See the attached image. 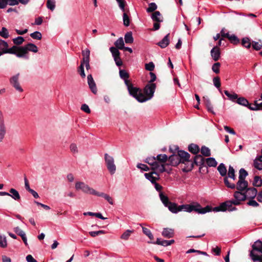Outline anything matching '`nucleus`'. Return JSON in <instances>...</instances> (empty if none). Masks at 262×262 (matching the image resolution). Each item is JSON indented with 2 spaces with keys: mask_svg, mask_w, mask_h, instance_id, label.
I'll return each mask as SVG.
<instances>
[{
  "mask_svg": "<svg viewBox=\"0 0 262 262\" xmlns=\"http://www.w3.org/2000/svg\"><path fill=\"white\" fill-rule=\"evenodd\" d=\"M155 65L152 62H150L148 63L145 64V69L147 71H152L154 70Z\"/></svg>",
  "mask_w": 262,
  "mask_h": 262,
  "instance_id": "nucleus-61",
  "label": "nucleus"
},
{
  "mask_svg": "<svg viewBox=\"0 0 262 262\" xmlns=\"http://www.w3.org/2000/svg\"><path fill=\"white\" fill-rule=\"evenodd\" d=\"M105 233V231L104 230H99L96 231H90L89 232L90 235L92 237H95L100 234H103Z\"/></svg>",
  "mask_w": 262,
  "mask_h": 262,
  "instance_id": "nucleus-59",
  "label": "nucleus"
},
{
  "mask_svg": "<svg viewBox=\"0 0 262 262\" xmlns=\"http://www.w3.org/2000/svg\"><path fill=\"white\" fill-rule=\"evenodd\" d=\"M203 100L208 111L212 113H214L213 111V106L209 98L208 97H204Z\"/></svg>",
  "mask_w": 262,
  "mask_h": 262,
  "instance_id": "nucleus-31",
  "label": "nucleus"
},
{
  "mask_svg": "<svg viewBox=\"0 0 262 262\" xmlns=\"http://www.w3.org/2000/svg\"><path fill=\"white\" fill-rule=\"evenodd\" d=\"M252 46L253 48L256 50H260L262 48V41L259 40L258 41H253L252 42Z\"/></svg>",
  "mask_w": 262,
  "mask_h": 262,
  "instance_id": "nucleus-41",
  "label": "nucleus"
},
{
  "mask_svg": "<svg viewBox=\"0 0 262 262\" xmlns=\"http://www.w3.org/2000/svg\"><path fill=\"white\" fill-rule=\"evenodd\" d=\"M242 44L244 47L248 49L250 48L252 43H251L249 38L245 37L242 40Z\"/></svg>",
  "mask_w": 262,
  "mask_h": 262,
  "instance_id": "nucleus-48",
  "label": "nucleus"
},
{
  "mask_svg": "<svg viewBox=\"0 0 262 262\" xmlns=\"http://www.w3.org/2000/svg\"><path fill=\"white\" fill-rule=\"evenodd\" d=\"M235 103L244 106H248L249 105L248 100L243 97H238Z\"/></svg>",
  "mask_w": 262,
  "mask_h": 262,
  "instance_id": "nucleus-33",
  "label": "nucleus"
},
{
  "mask_svg": "<svg viewBox=\"0 0 262 262\" xmlns=\"http://www.w3.org/2000/svg\"><path fill=\"white\" fill-rule=\"evenodd\" d=\"M0 36L2 37L7 38L9 37V32L8 31V30L5 28L3 27L2 29V30L0 31Z\"/></svg>",
  "mask_w": 262,
  "mask_h": 262,
  "instance_id": "nucleus-57",
  "label": "nucleus"
},
{
  "mask_svg": "<svg viewBox=\"0 0 262 262\" xmlns=\"http://www.w3.org/2000/svg\"><path fill=\"white\" fill-rule=\"evenodd\" d=\"M28 51L36 53L38 52V48L35 45L32 43H29L25 46H17L16 56L24 57Z\"/></svg>",
  "mask_w": 262,
  "mask_h": 262,
  "instance_id": "nucleus-5",
  "label": "nucleus"
},
{
  "mask_svg": "<svg viewBox=\"0 0 262 262\" xmlns=\"http://www.w3.org/2000/svg\"><path fill=\"white\" fill-rule=\"evenodd\" d=\"M169 34H167L161 41L158 42V45L162 48H166L169 43L168 39Z\"/></svg>",
  "mask_w": 262,
  "mask_h": 262,
  "instance_id": "nucleus-27",
  "label": "nucleus"
},
{
  "mask_svg": "<svg viewBox=\"0 0 262 262\" xmlns=\"http://www.w3.org/2000/svg\"><path fill=\"white\" fill-rule=\"evenodd\" d=\"M6 132L4 115L2 112L0 111V142L4 139Z\"/></svg>",
  "mask_w": 262,
  "mask_h": 262,
  "instance_id": "nucleus-16",
  "label": "nucleus"
},
{
  "mask_svg": "<svg viewBox=\"0 0 262 262\" xmlns=\"http://www.w3.org/2000/svg\"><path fill=\"white\" fill-rule=\"evenodd\" d=\"M88 83L89 84V88L91 89L92 92L94 94H96L97 92V89L96 87V83L93 79V78L92 75H88Z\"/></svg>",
  "mask_w": 262,
  "mask_h": 262,
  "instance_id": "nucleus-19",
  "label": "nucleus"
},
{
  "mask_svg": "<svg viewBox=\"0 0 262 262\" xmlns=\"http://www.w3.org/2000/svg\"><path fill=\"white\" fill-rule=\"evenodd\" d=\"M14 232L17 233L20 236L24 235L25 234V232L20 229L19 227H16L14 228Z\"/></svg>",
  "mask_w": 262,
  "mask_h": 262,
  "instance_id": "nucleus-63",
  "label": "nucleus"
},
{
  "mask_svg": "<svg viewBox=\"0 0 262 262\" xmlns=\"http://www.w3.org/2000/svg\"><path fill=\"white\" fill-rule=\"evenodd\" d=\"M142 227V231L144 234H145L146 236L148 237V238L150 240H152L154 239V236L151 233V231L147 228Z\"/></svg>",
  "mask_w": 262,
  "mask_h": 262,
  "instance_id": "nucleus-52",
  "label": "nucleus"
},
{
  "mask_svg": "<svg viewBox=\"0 0 262 262\" xmlns=\"http://www.w3.org/2000/svg\"><path fill=\"white\" fill-rule=\"evenodd\" d=\"M115 45L118 49L122 50L124 47V43L122 37L119 38L115 42Z\"/></svg>",
  "mask_w": 262,
  "mask_h": 262,
  "instance_id": "nucleus-34",
  "label": "nucleus"
},
{
  "mask_svg": "<svg viewBox=\"0 0 262 262\" xmlns=\"http://www.w3.org/2000/svg\"><path fill=\"white\" fill-rule=\"evenodd\" d=\"M201 152L203 156L206 157H209L211 155V152L209 148L205 146L202 147Z\"/></svg>",
  "mask_w": 262,
  "mask_h": 262,
  "instance_id": "nucleus-46",
  "label": "nucleus"
},
{
  "mask_svg": "<svg viewBox=\"0 0 262 262\" xmlns=\"http://www.w3.org/2000/svg\"><path fill=\"white\" fill-rule=\"evenodd\" d=\"M188 150L190 152L193 154H196L199 152L200 148L197 145L191 144L188 146Z\"/></svg>",
  "mask_w": 262,
  "mask_h": 262,
  "instance_id": "nucleus-35",
  "label": "nucleus"
},
{
  "mask_svg": "<svg viewBox=\"0 0 262 262\" xmlns=\"http://www.w3.org/2000/svg\"><path fill=\"white\" fill-rule=\"evenodd\" d=\"M228 38L232 43L234 45L239 42V39L234 34L230 35Z\"/></svg>",
  "mask_w": 262,
  "mask_h": 262,
  "instance_id": "nucleus-51",
  "label": "nucleus"
},
{
  "mask_svg": "<svg viewBox=\"0 0 262 262\" xmlns=\"http://www.w3.org/2000/svg\"><path fill=\"white\" fill-rule=\"evenodd\" d=\"M250 256L254 262H262V242L256 241L252 246Z\"/></svg>",
  "mask_w": 262,
  "mask_h": 262,
  "instance_id": "nucleus-2",
  "label": "nucleus"
},
{
  "mask_svg": "<svg viewBox=\"0 0 262 262\" xmlns=\"http://www.w3.org/2000/svg\"><path fill=\"white\" fill-rule=\"evenodd\" d=\"M210 54L212 58L213 59L216 61H217L220 57L221 55V52L219 49V47L217 46L214 47L210 51Z\"/></svg>",
  "mask_w": 262,
  "mask_h": 262,
  "instance_id": "nucleus-21",
  "label": "nucleus"
},
{
  "mask_svg": "<svg viewBox=\"0 0 262 262\" xmlns=\"http://www.w3.org/2000/svg\"><path fill=\"white\" fill-rule=\"evenodd\" d=\"M157 6L155 3H151L149 4L148 7L147 8L146 11L147 12H152L157 9Z\"/></svg>",
  "mask_w": 262,
  "mask_h": 262,
  "instance_id": "nucleus-58",
  "label": "nucleus"
},
{
  "mask_svg": "<svg viewBox=\"0 0 262 262\" xmlns=\"http://www.w3.org/2000/svg\"><path fill=\"white\" fill-rule=\"evenodd\" d=\"M156 85L155 83H148L144 89L145 99L147 101L150 100L153 96L156 90Z\"/></svg>",
  "mask_w": 262,
  "mask_h": 262,
  "instance_id": "nucleus-11",
  "label": "nucleus"
},
{
  "mask_svg": "<svg viewBox=\"0 0 262 262\" xmlns=\"http://www.w3.org/2000/svg\"><path fill=\"white\" fill-rule=\"evenodd\" d=\"M213 83L214 85L217 89H219V91L221 92V90L220 89L221 86V82H220V78L219 77L217 76L215 77H214L213 79Z\"/></svg>",
  "mask_w": 262,
  "mask_h": 262,
  "instance_id": "nucleus-54",
  "label": "nucleus"
},
{
  "mask_svg": "<svg viewBox=\"0 0 262 262\" xmlns=\"http://www.w3.org/2000/svg\"><path fill=\"white\" fill-rule=\"evenodd\" d=\"M233 196L234 199L233 200L234 201L233 204L234 205H239L242 201L246 200V195L243 191H236L234 193Z\"/></svg>",
  "mask_w": 262,
  "mask_h": 262,
  "instance_id": "nucleus-12",
  "label": "nucleus"
},
{
  "mask_svg": "<svg viewBox=\"0 0 262 262\" xmlns=\"http://www.w3.org/2000/svg\"><path fill=\"white\" fill-rule=\"evenodd\" d=\"M194 162L196 165H201L204 162V158L201 155H196L194 157Z\"/></svg>",
  "mask_w": 262,
  "mask_h": 262,
  "instance_id": "nucleus-45",
  "label": "nucleus"
},
{
  "mask_svg": "<svg viewBox=\"0 0 262 262\" xmlns=\"http://www.w3.org/2000/svg\"><path fill=\"white\" fill-rule=\"evenodd\" d=\"M126 86L129 95L135 98L138 102H144L147 101V99H145V96L141 89L134 86L132 83Z\"/></svg>",
  "mask_w": 262,
  "mask_h": 262,
  "instance_id": "nucleus-3",
  "label": "nucleus"
},
{
  "mask_svg": "<svg viewBox=\"0 0 262 262\" xmlns=\"http://www.w3.org/2000/svg\"><path fill=\"white\" fill-rule=\"evenodd\" d=\"M145 162L151 166V169L157 170L159 172L162 173L166 171L164 164H159L155 157H148L146 159Z\"/></svg>",
  "mask_w": 262,
  "mask_h": 262,
  "instance_id": "nucleus-6",
  "label": "nucleus"
},
{
  "mask_svg": "<svg viewBox=\"0 0 262 262\" xmlns=\"http://www.w3.org/2000/svg\"><path fill=\"white\" fill-rule=\"evenodd\" d=\"M224 93L230 101L236 102L238 96L237 94L234 92L230 93L227 90L224 91Z\"/></svg>",
  "mask_w": 262,
  "mask_h": 262,
  "instance_id": "nucleus-24",
  "label": "nucleus"
},
{
  "mask_svg": "<svg viewBox=\"0 0 262 262\" xmlns=\"http://www.w3.org/2000/svg\"><path fill=\"white\" fill-rule=\"evenodd\" d=\"M83 58L82 60H90V51L88 49H86L82 51Z\"/></svg>",
  "mask_w": 262,
  "mask_h": 262,
  "instance_id": "nucleus-50",
  "label": "nucleus"
},
{
  "mask_svg": "<svg viewBox=\"0 0 262 262\" xmlns=\"http://www.w3.org/2000/svg\"><path fill=\"white\" fill-rule=\"evenodd\" d=\"M134 232V230H127L125 232H124L121 235V239L127 241L128 239L129 236L131 235V234Z\"/></svg>",
  "mask_w": 262,
  "mask_h": 262,
  "instance_id": "nucleus-38",
  "label": "nucleus"
},
{
  "mask_svg": "<svg viewBox=\"0 0 262 262\" xmlns=\"http://www.w3.org/2000/svg\"><path fill=\"white\" fill-rule=\"evenodd\" d=\"M253 166L258 170H262V157H256L253 161Z\"/></svg>",
  "mask_w": 262,
  "mask_h": 262,
  "instance_id": "nucleus-23",
  "label": "nucleus"
},
{
  "mask_svg": "<svg viewBox=\"0 0 262 262\" xmlns=\"http://www.w3.org/2000/svg\"><path fill=\"white\" fill-rule=\"evenodd\" d=\"M30 36L35 39L40 40L42 37V35L40 32L38 31H35L30 34Z\"/></svg>",
  "mask_w": 262,
  "mask_h": 262,
  "instance_id": "nucleus-56",
  "label": "nucleus"
},
{
  "mask_svg": "<svg viewBox=\"0 0 262 262\" xmlns=\"http://www.w3.org/2000/svg\"><path fill=\"white\" fill-rule=\"evenodd\" d=\"M211 210L210 206H207L204 208H202L199 203L193 202L190 204L178 205L176 204V207H174L172 213L176 214L183 211L189 213L195 211L199 214H205L207 212H210Z\"/></svg>",
  "mask_w": 262,
  "mask_h": 262,
  "instance_id": "nucleus-1",
  "label": "nucleus"
},
{
  "mask_svg": "<svg viewBox=\"0 0 262 262\" xmlns=\"http://www.w3.org/2000/svg\"><path fill=\"white\" fill-rule=\"evenodd\" d=\"M246 199H253L257 194V191L255 188H247L244 191Z\"/></svg>",
  "mask_w": 262,
  "mask_h": 262,
  "instance_id": "nucleus-17",
  "label": "nucleus"
},
{
  "mask_svg": "<svg viewBox=\"0 0 262 262\" xmlns=\"http://www.w3.org/2000/svg\"><path fill=\"white\" fill-rule=\"evenodd\" d=\"M104 159L108 170L111 174H114L116 170V166L114 163L113 157L107 154H105Z\"/></svg>",
  "mask_w": 262,
  "mask_h": 262,
  "instance_id": "nucleus-10",
  "label": "nucleus"
},
{
  "mask_svg": "<svg viewBox=\"0 0 262 262\" xmlns=\"http://www.w3.org/2000/svg\"><path fill=\"white\" fill-rule=\"evenodd\" d=\"M221 66V64L220 62H216L214 63L212 67V71L217 74L220 72V67Z\"/></svg>",
  "mask_w": 262,
  "mask_h": 262,
  "instance_id": "nucleus-60",
  "label": "nucleus"
},
{
  "mask_svg": "<svg viewBox=\"0 0 262 262\" xmlns=\"http://www.w3.org/2000/svg\"><path fill=\"white\" fill-rule=\"evenodd\" d=\"M7 246V241L6 237L4 235H0V247L5 248Z\"/></svg>",
  "mask_w": 262,
  "mask_h": 262,
  "instance_id": "nucleus-47",
  "label": "nucleus"
},
{
  "mask_svg": "<svg viewBox=\"0 0 262 262\" xmlns=\"http://www.w3.org/2000/svg\"><path fill=\"white\" fill-rule=\"evenodd\" d=\"M70 149L72 152L73 154H77L78 152V147L77 145L75 143L71 144L70 146Z\"/></svg>",
  "mask_w": 262,
  "mask_h": 262,
  "instance_id": "nucleus-62",
  "label": "nucleus"
},
{
  "mask_svg": "<svg viewBox=\"0 0 262 262\" xmlns=\"http://www.w3.org/2000/svg\"><path fill=\"white\" fill-rule=\"evenodd\" d=\"M125 42L126 43H132L133 42L134 38L132 32H127L124 36Z\"/></svg>",
  "mask_w": 262,
  "mask_h": 262,
  "instance_id": "nucleus-37",
  "label": "nucleus"
},
{
  "mask_svg": "<svg viewBox=\"0 0 262 262\" xmlns=\"http://www.w3.org/2000/svg\"><path fill=\"white\" fill-rule=\"evenodd\" d=\"M207 165L209 167H216L217 163L214 158L210 157L206 159Z\"/></svg>",
  "mask_w": 262,
  "mask_h": 262,
  "instance_id": "nucleus-36",
  "label": "nucleus"
},
{
  "mask_svg": "<svg viewBox=\"0 0 262 262\" xmlns=\"http://www.w3.org/2000/svg\"><path fill=\"white\" fill-rule=\"evenodd\" d=\"M168 161L169 163L168 165L176 166L179 165L181 162V159L180 160V157L179 155L177 153L176 150H175L174 153L171 156H169L168 158Z\"/></svg>",
  "mask_w": 262,
  "mask_h": 262,
  "instance_id": "nucleus-15",
  "label": "nucleus"
},
{
  "mask_svg": "<svg viewBox=\"0 0 262 262\" xmlns=\"http://www.w3.org/2000/svg\"><path fill=\"white\" fill-rule=\"evenodd\" d=\"M75 188L77 190H80L85 193L93 195H95L97 191L84 182L80 181L77 182L75 183Z\"/></svg>",
  "mask_w": 262,
  "mask_h": 262,
  "instance_id": "nucleus-8",
  "label": "nucleus"
},
{
  "mask_svg": "<svg viewBox=\"0 0 262 262\" xmlns=\"http://www.w3.org/2000/svg\"><path fill=\"white\" fill-rule=\"evenodd\" d=\"M233 203V200L227 201L223 203L222 206H223V208H224V211L226 210H228L229 211L235 210L236 209L233 206L234 205Z\"/></svg>",
  "mask_w": 262,
  "mask_h": 262,
  "instance_id": "nucleus-20",
  "label": "nucleus"
},
{
  "mask_svg": "<svg viewBox=\"0 0 262 262\" xmlns=\"http://www.w3.org/2000/svg\"><path fill=\"white\" fill-rule=\"evenodd\" d=\"M119 75L120 78L124 81V83L126 85H128V84L131 83L130 81L128 80V78H129V74L125 70H120Z\"/></svg>",
  "mask_w": 262,
  "mask_h": 262,
  "instance_id": "nucleus-22",
  "label": "nucleus"
},
{
  "mask_svg": "<svg viewBox=\"0 0 262 262\" xmlns=\"http://www.w3.org/2000/svg\"><path fill=\"white\" fill-rule=\"evenodd\" d=\"M247 171L244 168H241L239 171L238 180H245V178L248 176Z\"/></svg>",
  "mask_w": 262,
  "mask_h": 262,
  "instance_id": "nucleus-39",
  "label": "nucleus"
},
{
  "mask_svg": "<svg viewBox=\"0 0 262 262\" xmlns=\"http://www.w3.org/2000/svg\"><path fill=\"white\" fill-rule=\"evenodd\" d=\"M95 195L103 197L110 204L113 205L114 204L113 199L107 194L96 191Z\"/></svg>",
  "mask_w": 262,
  "mask_h": 262,
  "instance_id": "nucleus-28",
  "label": "nucleus"
},
{
  "mask_svg": "<svg viewBox=\"0 0 262 262\" xmlns=\"http://www.w3.org/2000/svg\"><path fill=\"white\" fill-rule=\"evenodd\" d=\"M24 41V38L21 36H18L13 39V42L16 45H20Z\"/></svg>",
  "mask_w": 262,
  "mask_h": 262,
  "instance_id": "nucleus-55",
  "label": "nucleus"
},
{
  "mask_svg": "<svg viewBox=\"0 0 262 262\" xmlns=\"http://www.w3.org/2000/svg\"><path fill=\"white\" fill-rule=\"evenodd\" d=\"M123 25L125 27H128L130 25V18L129 16L127 15V14L125 12H123Z\"/></svg>",
  "mask_w": 262,
  "mask_h": 262,
  "instance_id": "nucleus-42",
  "label": "nucleus"
},
{
  "mask_svg": "<svg viewBox=\"0 0 262 262\" xmlns=\"http://www.w3.org/2000/svg\"><path fill=\"white\" fill-rule=\"evenodd\" d=\"M10 191V196L14 200L16 201H18L20 199V196L18 193V192L14 188H11L9 190Z\"/></svg>",
  "mask_w": 262,
  "mask_h": 262,
  "instance_id": "nucleus-29",
  "label": "nucleus"
},
{
  "mask_svg": "<svg viewBox=\"0 0 262 262\" xmlns=\"http://www.w3.org/2000/svg\"><path fill=\"white\" fill-rule=\"evenodd\" d=\"M175 150H176L177 153L179 155L180 160L181 159V162L182 163L184 164L186 162L189 161L190 155L187 152L179 150V147L178 146L176 147Z\"/></svg>",
  "mask_w": 262,
  "mask_h": 262,
  "instance_id": "nucleus-14",
  "label": "nucleus"
},
{
  "mask_svg": "<svg viewBox=\"0 0 262 262\" xmlns=\"http://www.w3.org/2000/svg\"><path fill=\"white\" fill-rule=\"evenodd\" d=\"M17 49V46H13L11 48H9L8 43L0 39V50L1 51L0 52L3 53V54L8 53L16 55Z\"/></svg>",
  "mask_w": 262,
  "mask_h": 262,
  "instance_id": "nucleus-7",
  "label": "nucleus"
},
{
  "mask_svg": "<svg viewBox=\"0 0 262 262\" xmlns=\"http://www.w3.org/2000/svg\"><path fill=\"white\" fill-rule=\"evenodd\" d=\"M253 185L256 187H259L261 186L262 180L260 177L257 176L254 177Z\"/></svg>",
  "mask_w": 262,
  "mask_h": 262,
  "instance_id": "nucleus-44",
  "label": "nucleus"
},
{
  "mask_svg": "<svg viewBox=\"0 0 262 262\" xmlns=\"http://www.w3.org/2000/svg\"><path fill=\"white\" fill-rule=\"evenodd\" d=\"M162 235L166 238H170L173 236L174 231L169 228H164L162 232Z\"/></svg>",
  "mask_w": 262,
  "mask_h": 262,
  "instance_id": "nucleus-26",
  "label": "nucleus"
},
{
  "mask_svg": "<svg viewBox=\"0 0 262 262\" xmlns=\"http://www.w3.org/2000/svg\"><path fill=\"white\" fill-rule=\"evenodd\" d=\"M217 170L219 171L220 174L222 177H227L226 176L227 174V169L224 164L221 163L219 166L217 167Z\"/></svg>",
  "mask_w": 262,
  "mask_h": 262,
  "instance_id": "nucleus-30",
  "label": "nucleus"
},
{
  "mask_svg": "<svg viewBox=\"0 0 262 262\" xmlns=\"http://www.w3.org/2000/svg\"><path fill=\"white\" fill-rule=\"evenodd\" d=\"M227 178H230L233 180H235V170L231 166H229Z\"/></svg>",
  "mask_w": 262,
  "mask_h": 262,
  "instance_id": "nucleus-40",
  "label": "nucleus"
},
{
  "mask_svg": "<svg viewBox=\"0 0 262 262\" xmlns=\"http://www.w3.org/2000/svg\"><path fill=\"white\" fill-rule=\"evenodd\" d=\"M47 7L49 9L53 11L55 7V1L54 0H48Z\"/></svg>",
  "mask_w": 262,
  "mask_h": 262,
  "instance_id": "nucleus-53",
  "label": "nucleus"
},
{
  "mask_svg": "<svg viewBox=\"0 0 262 262\" xmlns=\"http://www.w3.org/2000/svg\"><path fill=\"white\" fill-rule=\"evenodd\" d=\"M19 76V73L16 74L15 75L13 76L10 79V83L15 89L16 91L21 93L23 91V89L20 86L19 83L18 82Z\"/></svg>",
  "mask_w": 262,
  "mask_h": 262,
  "instance_id": "nucleus-13",
  "label": "nucleus"
},
{
  "mask_svg": "<svg viewBox=\"0 0 262 262\" xmlns=\"http://www.w3.org/2000/svg\"><path fill=\"white\" fill-rule=\"evenodd\" d=\"M156 160L159 164H164L165 165V163L168 159V157L165 154H159L156 157Z\"/></svg>",
  "mask_w": 262,
  "mask_h": 262,
  "instance_id": "nucleus-25",
  "label": "nucleus"
},
{
  "mask_svg": "<svg viewBox=\"0 0 262 262\" xmlns=\"http://www.w3.org/2000/svg\"><path fill=\"white\" fill-rule=\"evenodd\" d=\"M110 51H111L113 58L119 57L120 55V53L118 49L115 47H111L110 48Z\"/></svg>",
  "mask_w": 262,
  "mask_h": 262,
  "instance_id": "nucleus-43",
  "label": "nucleus"
},
{
  "mask_svg": "<svg viewBox=\"0 0 262 262\" xmlns=\"http://www.w3.org/2000/svg\"><path fill=\"white\" fill-rule=\"evenodd\" d=\"M224 182L226 186L231 189H237L238 191L244 192L248 188V183L246 180H238L236 184L235 185L233 183H231L228 180L227 177L224 178Z\"/></svg>",
  "mask_w": 262,
  "mask_h": 262,
  "instance_id": "nucleus-4",
  "label": "nucleus"
},
{
  "mask_svg": "<svg viewBox=\"0 0 262 262\" xmlns=\"http://www.w3.org/2000/svg\"><path fill=\"white\" fill-rule=\"evenodd\" d=\"M250 110L256 111L260 110L259 104H257L256 102L255 104L251 105L249 103V105L247 106Z\"/></svg>",
  "mask_w": 262,
  "mask_h": 262,
  "instance_id": "nucleus-64",
  "label": "nucleus"
},
{
  "mask_svg": "<svg viewBox=\"0 0 262 262\" xmlns=\"http://www.w3.org/2000/svg\"><path fill=\"white\" fill-rule=\"evenodd\" d=\"M159 197L164 206L167 207L168 210L172 213L174 207H176V203L170 201L168 197L162 192L159 193Z\"/></svg>",
  "mask_w": 262,
  "mask_h": 262,
  "instance_id": "nucleus-9",
  "label": "nucleus"
},
{
  "mask_svg": "<svg viewBox=\"0 0 262 262\" xmlns=\"http://www.w3.org/2000/svg\"><path fill=\"white\" fill-rule=\"evenodd\" d=\"M117 2L119 8L122 12L125 11V5H126V1L125 0H116Z\"/></svg>",
  "mask_w": 262,
  "mask_h": 262,
  "instance_id": "nucleus-49",
  "label": "nucleus"
},
{
  "mask_svg": "<svg viewBox=\"0 0 262 262\" xmlns=\"http://www.w3.org/2000/svg\"><path fill=\"white\" fill-rule=\"evenodd\" d=\"M152 19L155 21L162 22V16L159 11H155L151 15Z\"/></svg>",
  "mask_w": 262,
  "mask_h": 262,
  "instance_id": "nucleus-32",
  "label": "nucleus"
},
{
  "mask_svg": "<svg viewBox=\"0 0 262 262\" xmlns=\"http://www.w3.org/2000/svg\"><path fill=\"white\" fill-rule=\"evenodd\" d=\"M144 176L146 179L149 180L151 183L154 184L156 181L159 179V174L157 172H151L150 173H144Z\"/></svg>",
  "mask_w": 262,
  "mask_h": 262,
  "instance_id": "nucleus-18",
  "label": "nucleus"
}]
</instances>
